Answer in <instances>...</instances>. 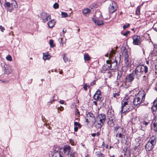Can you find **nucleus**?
<instances>
[{"label": "nucleus", "mask_w": 157, "mask_h": 157, "mask_svg": "<svg viewBox=\"0 0 157 157\" xmlns=\"http://www.w3.org/2000/svg\"><path fill=\"white\" fill-rule=\"evenodd\" d=\"M63 33H65L67 32V30L65 29H63Z\"/></svg>", "instance_id": "nucleus-57"}, {"label": "nucleus", "mask_w": 157, "mask_h": 157, "mask_svg": "<svg viewBox=\"0 0 157 157\" xmlns=\"http://www.w3.org/2000/svg\"><path fill=\"white\" fill-rule=\"evenodd\" d=\"M120 95V93L119 92H117V93H114L113 94V97L114 98H117L118 96Z\"/></svg>", "instance_id": "nucleus-34"}, {"label": "nucleus", "mask_w": 157, "mask_h": 157, "mask_svg": "<svg viewBox=\"0 0 157 157\" xmlns=\"http://www.w3.org/2000/svg\"><path fill=\"white\" fill-rule=\"evenodd\" d=\"M147 71L148 68L147 66L139 65L136 67L133 72L137 79H139L144 71L145 73H147Z\"/></svg>", "instance_id": "nucleus-1"}, {"label": "nucleus", "mask_w": 157, "mask_h": 157, "mask_svg": "<svg viewBox=\"0 0 157 157\" xmlns=\"http://www.w3.org/2000/svg\"><path fill=\"white\" fill-rule=\"evenodd\" d=\"M52 156V157H64L61 154L60 151H55Z\"/></svg>", "instance_id": "nucleus-19"}, {"label": "nucleus", "mask_w": 157, "mask_h": 157, "mask_svg": "<svg viewBox=\"0 0 157 157\" xmlns=\"http://www.w3.org/2000/svg\"><path fill=\"white\" fill-rule=\"evenodd\" d=\"M146 94H144L141 97V99L139 97H135L133 99V104L134 105L138 107L141 102L144 101Z\"/></svg>", "instance_id": "nucleus-6"}, {"label": "nucleus", "mask_w": 157, "mask_h": 157, "mask_svg": "<svg viewBox=\"0 0 157 157\" xmlns=\"http://www.w3.org/2000/svg\"><path fill=\"white\" fill-rule=\"evenodd\" d=\"M96 156L98 157H105V155L100 151H96L95 152Z\"/></svg>", "instance_id": "nucleus-24"}, {"label": "nucleus", "mask_w": 157, "mask_h": 157, "mask_svg": "<svg viewBox=\"0 0 157 157\" xmlns=\"http://www.w3.org/2000/svg\"><path fill=\"white\" fill-rule=\"evenodd\" d=\"M109 66H108L107 65H106V64H104L102 67L103 70L105 71H106L107 70H109L110 69H109Z\"/></svg>", "instance_id": "nucleus-31"}, {"label": "nucleus", "mask_w": 157, "mask_h": 157, "mask_svg": "<svg viewBox=\"0 0 157 157\" xmlns=\"http://www.w3.org/2000/svg\"><path fill=\"white\" fill-rule=\"evenodd\" d=\"M84 59L85 61H88L90 60L91 58L88 53H85L84 55Z\"/></svg>", "instance_id": "nucleus-23"}, {"label": "nucleus", "mask_w": 157, "mask_h": 157, "mask_svg": "<svg viewBox=\"0 0 157 157\" xmlns=\"http://www.w3.org/2000/svg\"><path fill=\"white\" fill-rule=\"evenodd\" d=\"M133 44L135 45H140L141 43V38L139 36L135 35L132 37Z\"/></svg>", "instance_id": "nucleus-9"}, {"label": "nucleus", "mask_w": 157, "mask_h": 157, "mask_svg": "<svg viewBox=\"0 0 157 157\" xmlns=\"http://www.w3.org/2000/svg\"><path fill=\"white\" fill-rule=\"evenodd\" d=\"M130 26V24L129 23H127L126 25H124L123 26V29H125L126 28L129 27Z\"/></svg>", "instance_id": "nucleus-43"}, {"label": "nucleus", "mask_w": 157, "mask_h": 157, "mask_svg": "<svg viewBox=\"0 0 157 157\" xmlns=\"http://www.w3.org/2000/svg\"><path fill=\"white\" fill-rule=\"evenodd\" d=\"M101 91L100 90L98 89L93 96V98L96 101H101Z\"/></svg>", "instance_id": "nucleus-10"}, {"label": "nucleus", "mask_w": 157, "mask_h": 157, "mask_svg": "<svg viewBox=\"0 0 157 157\" xmlns=\"http://www.w3.org/2000/svg\"><path fill=\"white\" fill-rule=\"evenodd\" d=\"M100 132H98L97 133V134H96V135H97V136H99V135H100Z\"/></svg>", "instance_id": "nucleus-60"}, {"label": "nucleus", "mask_w": 157, "mask_h": 157, "mask_svg": "<svg viewBox=\"0 0 157 157\" xmlns=\"http://www.w3.org/2000/svg\"><path fill=\"white\" fill-rule=\"evenodd\" d=\"M153 125L154 126V130L155 132L157 131V113L156 116L155 118V122L153 123Z\"/></svg>", "instance_id": "nucleus-22"}, {"label": "nucleus", "mask_w": 157, "mask_h": 157, "mask_svg": "<svg viewBox=\"0 0 157 157\" xmlns=\"http://www.w3.org/2000/svg\"><path fill=\"white\" fill-rule=\"evenodd\" d=\"M88 85L87 83H86L84 86H83V88L85 90H86L87 89V87H88Z\"/></svg>", "instance_id": "nucleus-50"}, {"label": "nucleus", "mask_w": 157, "mask_h": 157, "mask_svg": "<svg viewBox=\"0 0 157 157\" xmlns=\"http://www.w3.org/2000/svg\"><path fill=\"white\" fill-rule=\"evenodd\" d=\"M4 71L5 73L7 74H9L11 72V70L10 68L7 65H5Z\"/></svg>", "instance_id": "nucleus-21"}, {"label": "nucleus", "mask_w": 157, "mask_h": 157, "mask_svg": "<svg viewBox=\"0 0 157 157\" xmlns=\"http://www.w3.org/2000/svg\"><path fill=\"white\" fill-rule=\"evenodd\" d=\"M0 29H1V31L2 32H3L5 30V28L4 27H2L1 25L0 26Z\"/></svg>", "instance_id": "nucleus-51"}, {"label": "nucleus", "mask_w": 157, "mask_h": 157, "mask_svg": "<svg viewBox=\"0 0 157 157\" xmlns=\"http://www.w3.org/2000/svg\"><path fill=\"white\" fill-rule=\"evenodd\" d=\"M95 105H97L98 103L96 101H93Z\"/></svg>", "instance_id": "nucleus-59"}, {"label": "nucleus", "mask_w": 157, "mask_h": 157, "mask_svg": "<svg viewBox=\"0 0 157 157\" xmlns=\"http://www.w3.org/2000/svg\"><path fill=\"white\" fill-rule=\"evenodd\" d=\"M147 77L146 76H144L143 77V80L145 81H146Z\"/></svg>", "instance_id": "nucleus-55"}, {"label": "nucleus", "mask_w": 157, "mask_h": 157, "mask_svg": "<svg viewBox=\"0 0 157 157\" xmlns=\"http://www.w3.org/2000/svg\"><path fill=\"white\" fill-rule=\"evenodd\" d=\"M66 54H64L63 57V59L65 62H67L69 61V59L66 56Z\"/></svg>", "instance_id": "nucleus-35"}, {"label": "nucleus", "mask_w": 157, "mask_h": 157, "mask_svg": "<svg viewBox=\"0 0 157 157\" xmlns=\"http://www.w3.org/2000/svg\"><path fill=\"white\" fill-rule=\"evenodd\" d=\"M130 33V32L129 31H127L125 33H124L122 34L123 36H127V35L129 34Z\"/></svg>", "instance_id": "nucleus-44"}, {"label": "nucleus", "mask_w": 157, "mask_h": 157, "mask_svg": "<svg viewBox=\"0 0 157 157\" xmlns=\"http://www.w3.org/2000/svg\"><path fill=\"white\" fill-rule=\"evenodd\" d=\"M127 99L126 101H124L122 102L121 111L124 113L126 112H128L133 109L132 106L131 105V102Z\"/></svg>", "instance_id": "nucleus-3"}, {"label": "nucleus", "mask_w": 157, "mask_h": 157, "mask_svg": "<svg viewBox=\"0 0 157 157\" xmlns=\"http://www.w3.org/2000/svg\"><path fill=\"white\" fill-rule=\"evenodd\" d=\"M56 94H55L54 95H53V97H53V99L54 98H55L56 97Z\"/></svg>", "instance_id": "nucleus-63"}, {"label": "nucleus", "mask_w": 157, "mask_h": 157, "mask_svg": "<svg viewBox=\"0 0 157 157\" xmlns=\"http://www.w3.org/2000/svg\"><path fill=\"white\" fill-rule=\"evenodd\" d=\"M114 131L116 133H120L124 132V128L119 126H116L114 128Z\"/></svg>", "instance_id": "nucleus-15"}, {"label": "nucleus", "mask_w": 157, "mask_h": 157, "mask_svg": "<svg viewBox=\"0 0 157 157\" xmlns=\"http://www.w3.org/2000/svg\"><path fill=\"white\" fill-rule=\"evenodd\" d=\"M92 21L98 25H101L104 24L102 20H100L98 19L96 20L95 18H92Z\"/></svg>", "instance_id": "nucleus-17"}, {"label": "nucleus", "mask_w": 157, "mask_h": 157, "mask_svg": "<svg viewBox=\"0 0 157 157\" xmlns=\"http://www.w3.org/2000/svg\"><path fill=\"white\" fill-rule=\"evenodd\" d=\"M91 136L93 137H95L96 134L95 133H93L91 134Z\"/></svg>", "instance_id": "nucleus-58"}, {"label": "nucleus", "mask_w": 157, "mask_h": 157, "mask_svg": "<svg viewBox=\"0 0 157 157\" xmlns=\"http://www.w3.org/2000/svg\"><path fill=\"white\" fill-rule=\"evenodd\" d=\"M121 56L120 55L119 56L115 57L114 59H111V65L110 70H116L118 68L117 66V60L118 58L119 59V60H121Z\"/></svg>", "instance_id": "nucleus-5"}, {"label": "nucleus", "mask_w": 157, "mask_h": 157, "mask_svg": "<svg viewBox=\"0 0 157 157\" xmlns=\"http://www.w3.org/2000/svg\"><path fill=\"white\" fill-rule=\"evenodd\" d=\"M43 58L44 60L48 59L50 58V57L48 55H44Z\"/></svg>", "instance_id": "nucleus-41"}, {"label": "nucleus", "mask_w": 157, "mask_h": 157, "mask_svg": "<svg viewBox=\"0 0 157 157\" xmlns=\"http://www.w3.org/2000/svg\"><path fill=\"white\" fill-rule=\"evenodd\" d=\"M71 150V148L69 145H66L63 148V152L66 155H68Z\"/></svg>", "instance_id": "nucleus-16"}, {"label": "nucleus", "mask_w": 157, "mask_h": 157, "mask_svg": "<svg viewBox=\"0 0 157 157\" xmlns=\"http://www.w3.org/2000/svg\"><path fill=\"white\" fill-rule=\"evenodd\" d=\"M134 74L133 73V72L127 75L126 77V82H132L134 79Z\"/></svg>", "instance_id": "nucleus-13"}, {"label": "nucleus", "mask_w": 157, "mask_h": 157, "mask_svg": "<svg viewBox=\"0 0 157 157\" xmlns=\"http://www.w3.org/2000/svg\"><path fill=\"white\" fill-rule=\"evenodd\" d=\"M95 84V80H94L90 83V86H93Z\"/></svg>", "instance_id": "nucleus-52"}, {"label": "nucleus", "mask_w": 157, "mask_h": 157, "mask_svg": "<svg viewBox=\"0 0 157 157\" xmlns=\"http://www.w3.org/2000/svg\"><path fill=\"white\" fill-rule=\"evenodd\" d=\"M157 139V138L155 136H151L148 139L145 145V149L147 151H151L153 150L156 144Z\"/></svg>", "instance_id": "nucleus-2"}, {"label": "nucleus", "mask_w": 157, "mask_h": 157, "mask_svg": "<svg viewBox=\"0 0 157 157\" xmlns=\"http://www.w3.org/2000/svg\"><path fill=\"white\" fill-rule=\"evenodd\" d=\"M76 155V152H74L73 153H71L70 154V156L69 157H75V155Z\"/></svg>", "instance_id": "nucleus-46"}, {"label": "nucleus", "mask_w": 157, "mask_h": 157, "mask_svg": "<svg viewBox=\"0 0 157 157\" xmlns=\"http://www.w3.org/2000/svg\"><path fill=\"white\" fill-rule=\"evenodd\" d=\"M157 109V107H156L154 106L153 105L152 106L151 108V110L153 113L154 114V112H155Z\"/></svg>", "instance_id": "nucleus-36"}, {"label": "nucleus", "mask_w": 157, "mask_h": 157, "mask_svg": "<svg viewBox=\"0 0 157 157\" xmlns=\"http://www.w3.org/2000/svg\"><path fill=\"white\" fill-rule=\"evenodd\" d=\"M124 61L125 63V65L127 67H130L131 64V59L129 57L127 51L125 52L124 55Z\"/></svg>", "instance_id": "nucleus-7"}, {"label": "nucleus", "mask_w": 157, "mask_h": 157, "mask_svg": "<svg viewBox=\"0 0 157 157\" xmlns=\"http://www.w3.org/2000/svg\"><path fill=\"white\" fill-rule=\"evenodd\" d=\"M152 53L155 54V56L157 55V50H156L155 49H154L152 51Z\"/></svg>", "instance_id": "nucleus-47"}, {"label": "nucleus", "mask_w": 157, "mask_h": 157, "mask_svg": "<svg viewBox=\"0 0 157 157\" xmlns=\"http://www.w3.org/2000/svg\"><path fill=\"white\" fill-rule=\"evenodd\" d=\"M97 121H99L100 122L98 123V128H100L104 124L105 121L106 116L104 113L99 114L96 117Z\"/></svg>", "instance_id": "nucleus-4"}, {"label": "nucleus", "mask_w": 157, "mask_h": 157, "mask_svg": "<svg viewBox=\"0 0 157 157\" xmlns=\"http://www.w3.org/2000/svg\"><path fill=\"white\" fill-rule=\"evenodd\" d=\"M54 41L53 40L51 39L49 40V44L51 48L54 47L55 45L54 44Z\"/></svg>", "instance_id": "nucleus-28"}, {"label": "nucleus", "mask_w": 157, "mask_h": 157, "mask_svg": "<svg viewBox=\"0 0 157 157\" xmlns=\"http://www.w3.org/2000/svg\"><path fill=\"white\" fill-rule=\"evenodd\" d=\"M6 59L9 61H11L12 60V58L10 55H8L6 57Z\"/></svg>", "instance_id": "nucleus-40"}, {"label": "nucleus", "mask_w": 157, "mask_h": 157, "mask_svg": "<svg viewBox=\"0 0 157 157\" xmlns=\"http://www.w3.org/2000/svg\"><path fill=\"white\" fill-rule=\"evenodd\" d=\"M53 7L54 9H57L59 8V4L57 3H55L53 5Z\"/></svg>", "instance_id": "nucleus-42"}, {"label": "nucleus", "mask_w": 157, "mask_h": 157, "mask_svg": "<svg viewBox=\"0 0 157 157\" xmlns=\"http://www.w3.org/2000/svg\"><path fill=\"white\" fill-rule=\"evenodd\" d=\"M106 64H105L108 66H109V69L110 70L111 60H108L106 61Z\"/></svg>", "instance_id": "nucleus-33"}, {"label": "nucleus", "mask_w": 157, "mask_h": 157, "mask_svg": "<svg viewBox=\"0 0 157 157\" xmlns=\"http://www.w3.org/2000/svg\"><path fill=\"white\" fill-rule=\"evenodd\" d=\"M115 120L113 119H109L108 122V124L110 127H113L115 124Z\"/></svg>", "instance_id": "nucleus-20"}, {"label": "nucleus", "mask_w": 157, "mask_h": 157, "mask_svg": "<svg viewBox=\"0 0 157 157\" xmlns=\"http://www.w3.org/2000/svg\"><path fill=\"white\" fill-rule=\"evenodd\" d=\"M63 107H62L61 108V109H60V110L61 111H62L63 110Z\"/></svg>", "instance_id": "nucleus-62"}, {"label": "nucleus", "mask_w": 157, "mask_h": 157, "mask_svg": "<svg viewBox=\"0 0 157 157\" xmlns=\"http://www.w3.org/2000/svg\"><path fill=\"white\" fill-rule=\"evenodd\" d=\"M125 136V135L124 134V132L121 133H116V137L119 136V137L121 139L124 138Z\"/></svg>", "instance_id": "nucleus-26"}, {"label": "nucleus", "mask_w": 157, "mask_h": 157, "mask_svg": "<svg viewBox=\"0 0 157 157\" xmlns=\"http://www.w3.org/2000/svg\"><path fill=\"white\" fill-rule=\"evenodd\" d=\"M13 2L11 4L9 2H7L5 3V6L7 7H10L11 5L13 8H17V2L13 0Z\"/></svg>", "instance_id": "nucleus-14"}, {"label": "nucleus", "mask_w": 157, "mask_h": 157, "mask_svg": "<svg viewBox=\"0 0 157 157\" xmlns=\"http://www.w3.org/2000/svg\"><path fill=\"white\" fill-rule=\"evenodd\" d=\"M41 19H42L43 22L45 23L48 21V19H51V16L49 13L46 12H43L40 14Z\"/></svg>", "instance_id": "nucleus-8"}, {"label": "nucleus", "mask_w": 157, "mask_h": 157, "mask_svg": "<svg viewBox=\"0 0 157 157\" xmlns=\"http://www.w3.org/2000/svg\"><path fill=\"white\" fill-rule=\"evenodd\" d=\"M75 126H78L80 128H81L82 125L80 123H78L77 122H75L74 123Z\"/></svg>", "instance_id": "nucleus-37"}, {"label": "nucleus", "mask_w": 157, "mask_h": 157, "mask_svg": "<svg viewBox=\"0 0 157 157\" xmlns=\"http://www.w3.org/2000/svg\"><path fill=\"white\" fill-rule=\"evenodd\" d=\"M155 90L156 91H157V86H156V87H155Z\"/></svg>", "instance_id": "nucleus-64"}, {"label": "nucleus", "mask_w": 157, "mask_h": 157, "mask_svg": "<svg viewBox=\"0 0 157 157\" xmlns=\"http://www.w3.org/2000/svg\"><path fill=\"white\" fill-rule=\"evenodd\" d=\"M56 100V99H53L52 101H49L48 102V105H50V104L52 103V101H54Z\"/></svg>", "instance_id": "nucleus-48"}, {"label": "nucleus", "mask_w": 157, "mask_h": 157, "mask_svg": "<svg viewBox=\"0 0 157 157\" xmlns=\"http://www.w3.org/2000/svg\"><path fill=\"white\" fill-rule=\"evenodd\" d=\"M62 17H68V14L66 12H62L61 13Z\"/></svg>", "instance_id": "nucleus-30"}, {"label": "nucleus", "mask_w": 157, "mask_h": 157, "mask_svg": "<svg viewBox=\"0 0 157 157\" xmlns=\"http://www.w3.org/2000/svg\"><path fill=\"white\" fill-rule=\"evenodd\" d=\"M56 22L54 19L50 20L48 23V26L50 28L53 27L55 24Z\"/></svg>", "instance_id": "nucleus-18"}, {"label": "nucleus", "mask_w": 157, "mask_h": 157, "mask_svg": "<svg viewBox=\"0 0 157 157\" xmlns=\"http://www.w3.org/2000/svg\"><path fill=\"white\" fill-rule=\"evenodd\" d=\"M107 116L109 117L112 118L113 116V114L111 112L108 111L107 113Z\"/></svg>", "instance_id": "nucleus-38"}, {"label": "nucleus", "mask_w": 157, "mask_h": 157, "mask_svg": "<svg viewBox=\"0 0 157 157\" xmlns=\"http://www.w3.org/2000/svg\"><path fill=\"white\" fill-rule=\"evenodd\" d=\"M122 76V74L121 72V71H118L117 72V79H120H120L121 77Z\"/></svg>", "instance_id": "nucleus-29"}, {"label": "nucleus", "mask_w": 157, "mask_h": 157, "mask_svg": "<svg viewBox=\"0 0 157 157\" xmlns=\"http://www.w3.org/2000/svg\"><path fill=\"white\" fill-rule=\"evenodd\" d=\"M115 51L114 50L112 49L110 51L109 54V56L110 57L112 56L113 55Z\"/></svg>", "instance_id": "nucleus-45"}, {"label": "nucleus", "mask_w": 157, "mask_h": 157, "mask_svg": "<svg viewBox=\"0 0 157 157\" xmlns=\"http://www.w3.org/2000/svg\"><path fill=\"white\" fill-rule=\"evenodd\" d=\"M149 122L148 121H144L141 122V124H142L143 125L146 126L147 125Z\"/></svg>", "instance_id": "nucleus-39"}, {"label": "nucleus", "mask_w": 157, "mask_h": 157, "mask_svg": "<svg viewBox=\"0 0 157 157\" xmlns=\"http://www.w3.org/2000/svg\"><path fill=\"white\" fill-rule=\"evenodd\" d=\"M90 11L91 10L90 9L86 8L83 10L82 13L83 14H85L89 13Z\"/></svg>", "instance_id": "nucleus-27"}, {"label": "nucleus", "mask_w": 157, "mask_h": 157, "mask_svg": "<svg viewBox=\"0 0 157 157\" xmlns=\"http://www.w3.org/2000/svg\"><path fill=\"white\" fill-rule=\"evenodd\" d=\"M124 157H131L130 155L129 152V151H126L124 153Z\"/></svg>", "instance_id": "nucleus-32"}, {"label": "nucleus", "mask_w": 157, "mask_h": 157, "mask_svg": "<svg viewBox=\"0 0 157 157\" xmlns=\"http://www.w3.org/2000/svg\"><path fill=\"white\" fill-rule=\"evenodd\" d=\"M86 121L87 123H88L90 122H91L90 120H89V119L88 118L86 119Z\"/></svg>", "instance_id": "nucleus-54"}, {"label": "nucleus", "mask_w": 157, "mask_h": 157, "mask_svg": "<svg viewBox=\"0 0 157 157\" xmlns=\"http://www.w3.org/2000/svg\"><path fill=\"white\" fill-rule=\"evenodd\" d=\"M86 117L91 121L93 124H94L96 122V118L93 113L90 112H88L86 114Z\"/></svg>", "instance_id": "nucleus-11"}, {"label": "nucleus", "mask_w": 157, "mask_h": 157, "mask_svg": "<svg viewBox=\"0 0 157 157\" xmlns=\"http://www.w3.org/2000/svg\"><path fill=\"white\" fill-rule=\"evenodd\" d=\"M117 9V5L116 3L113 2L110 4L109 7V11L111 13H113Z\"/></svg>", "instance_id": "nucleus-12"}, {"label": "nucleus", "mask_w": 157, "mask_h": 157, "mask_svg": "<svg viewBox=\"0 0 157 157\" xmlns=\"http://www.w3.org/2000/svg\"><path fill=\"white\" fill-rule=\"evenodd\" d=\"M75 111L77 113V114L79 115V112L78 111V110L77 108H76Z\"/></svg>", "instance_id": "nucleus-56"}, {"label": "nucleus", "mask_w": 157, "mask_h": 157, "mask_svg": "<svg viewBox=\"0 0 157 157\" xmlns=\"http://www.w3.org/2000/svg\"><path fill=\"white\" fill-rule=\"evenodd\" d=\"M153 105L155 107H157V103L156 102V101L154 100L153 102Z\"/></svg>", "instance_id": "nucleus-49"}, {"label": "nucleus", "mask_w": 157, "mask_h": 157, "mask_svg": "<svg viewBox=\"0 0 157 157\" xmlns=\"http://www.w3.org/2000/svg\"><path fill=\"white\" fill-rule=\"evenodd\" d=\"M78 127L75 126L74 127V131L75 132H77L78 130Z\"/></svg>", "instance_id": "nucleus-53"}, {"label": "nucleus", "mask_w": 157, "mask_h": 157, "mask_svg": "<svg viewBox=\"0 0 157 157\" xmlns=\"http://www.w3.org/2000/svg\"><path fill=\"white\" fill-rule=\"evenodd\" d=\"M141 7V6H139L137 7L136 10V14L139 15L140 14V10Z\"/></svg>", "instance_id": "nucleus-25"}, {"label": "nucleus", "mask_w": 157, "mask_h": 157, "mask_svg": "<svg viewBox=\"0 0 157 157\" xmlns=\"http://www.w3.org/2000/svg\"><path fill=\"white\" fill-rule=\"evenodd\" d=\"M59 102H60L61 104H63L64 103V102H63V101H59Z\"/></svg>", "instance_id": "nucleus-61"}]
</instances>
